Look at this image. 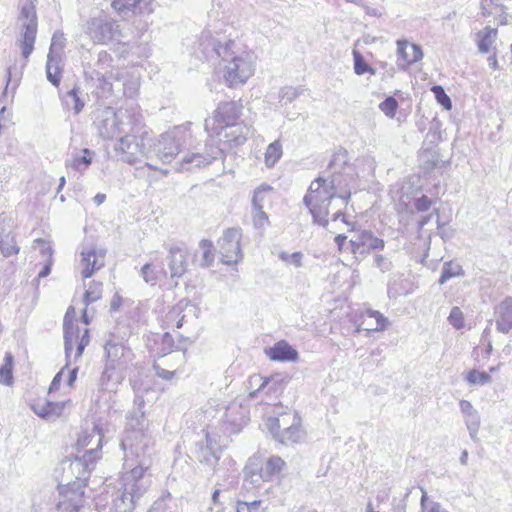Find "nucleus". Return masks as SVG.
Listing matches in <instances>:
<instances>
[{
	"mask_svg": "<svg viewBox=\"0 0 512 512\" xmlns=\"http://www.w3.org/2000/svg\"><path fill=\"white\" fill-rule=\"evenodd\" d=\"M328 169L331 173L328 177L319 176L310 183L303 204L311 214L313 222L320 226H328L331 207L337 208L333 213V221L341 219L349 224L342 212L351 198L350 182L353 180L354 171L349 164L347 151L337 150L332 155Z\"/></svg>",
	"mask_w": 512,
	"mask_h": 512,
	"instance_id": "1",
	"label": "nucleus"
},
{
	"mask_svg": "<svg viewBox=\"0 0 512 512\" xmlns=\"http://www.w3.org/2000/svg\"><path fill=\"white\" fill-rule=\"evenodd\" d=\"M102 437L100 429L98 426H95L92 434L85 435L78 440L82 447L92 446L95 440L96 447L87 449L82 457H76L70 463L71 471H77L78 475L75 481L66 485H59L60 499L57 504V512H81L84 508L85 481L90 469L89 466L97 458L98 448L102 445Z\"/></svg>",
	"mask_w": 512,
	"mask_h": 512,
	"instance_id": "2",
	"label": "nucleus"
},
{
	"mask_svg": "<svg viewBox=\"0 0 512 512\" xmlns=\"http://www.w3.org/2000/svg\"><path fill=\"white\" fill-rule=\"evenodd\" d=\"M135 404L137 408L127 415L126 427L120 443L126 461L130 455L139 458L146 454V450L152 445V438L148 431V420L142 410L144 399L136 397Z\"/></svg>",
	"mask_w": 512,
	"mask_h": 512,
	"instance_id": "3",
	"label": "nucleus"
},
{
	"mask_svg": "<svg viewBox=\"0 0 512 512\" xmlns=\"http://www.w3.org/2000/svg\"><path fill=\"white\" fill-rule=\"evenodd\" d=\"M221 69L228 86L242 85L254 73L253 56L242 43H230L227 52H222Z\"/></svg>",
	"mask_w": 512,
	"mask_h": 512,
	"instance_id": "4",
	"label": "nucleus"
},
{
	"mask_svg": "<svg viewBox=\"0 0 512 512\" xmlns=\"http://www.w3.org/2000/svg\"><path fill=\"white\" fill-rule=\"evenodd\" d=\"M190 137L191 134L186 126H175L150 144V155L153 153L163 163H170Z\"/></svg>",
	"mask_w": 512,
	"mask_h": 512,
	"instance_id": "5",
	"label": "nucleus"
},
{
	"mask_svg": "<svg viewBox=\"0 0 512 512\" xmlns=\"http://www.w3.org/2000/svg\"><path fill=\"white\" fill-rule=\"evenodd\" d=\"M129 131L121 136L114 144V151L119 159L130 165L141 162L143 159H151L150 149L146 150V145H150L148 133L144 132L140 137L129 134Z\"/></svg>",
	"mask_w": 512,
	"mask_h": 512,
	"instance_id": "6",
	"label": "nucleus"
},
{
	"mask_svg": "<svg viewBox=\"0 0 512 512\" xmlns=\"http://www.w3.org/2000/svg\"><path fill=\"white\" fill-rule=\"evenodd\" d=\"M131 124L127 109L114 110L105 107L98 113L96 126L101 137L106 139L120 138L127 133Z\"/></svg>",
	"mask_w": 512,
	"mask_h": 512,
	"instance_id": "7",
	"label": "nucleus"
},
{
	"mask_svg": "<svg viewBox=\"0 0 512 512\" xmlns=\"http://www.w3.org/2000/svg\"><path fill=\"white\" fill-rule=\"evenodd\" d=\"M300 418L296 413H287L279 418L269 419V431L273 437L284 445L299 443L304 438V431L300 426Z\"/></svg>",
	"mask_w": 512,
	"mask_h": 512,
	"instance_id": "8",
	"label": "nucleus"
},
{
	"mask_svg": "<svg viewBox=\"0 0 512 512\" xmlns=\"http://www.w3.org/2000/svg\"><path fill=\"white\" fill-rule=\"evenodd\" d=\"M144 456L145 454L138 458L139 465L133 467L123 476V492L119 500L122 502V504L125 505L128 502L127 507L124 510L125 512L127 510L134 509L136 501L146 491V485L143 482V476L147 470V466H145V461L141 459Z\"/></svg>",
	"mask_w": 512,
	"mask_h": 512,
	"instance_id": "9",
	"label": "nucleus"
},
{
	"mask_svg": "<svg viewBox=\"0 0 512 512\" xmlns=\"http://www.w3.org/2000/svg\"><path fill=\"white\" fill-rule=\"evenodd\" d=\"M86 33L94 44L120 42L124 37L120 24L108 16L93 17L87 22Z\"/></svg>",
	"mask_w": 512,
	"mask_h": 512,
	"instance_id": "10",
	"label": "nucleus"
},
{
	"mask_svg": "<svg viewBox=\"0 0 512 512\" xmlns=\"http://www.w3.org/2000/svg\"><path fill=\"white\" fill-rule=\"evenodd\" d=\"M287 379L281 375H273L264 378L261 375H252L249 377L248 383L251 387L257 388L249 393V398L255 399L260 397V402L269 403L279 398L283 392Z\"/></svg>",
	"mask_w": 512,
	"mask_h": 512,
	"instance_id": "11",
	"label": "nucleus"
},
{
	"mask_svg": "<svg viewBox=\"0 0 512 512\" xmlns=\"http://www.w3.org/2000/svg\"><path fill=\"white\" fill-rule=\"evenodd\" d=\"M20 20L22 21L21 31L16 44L27 61L34 50L37 35V16L34 6L25 4L21 9Z\"/></svg>",
	"mask_w": 512,
	"mask_h": 512,
	"instance_id": "12",
	"label": "nucleus"
},
{
	"mask_svg": "<svg viewBox=\"0 0 512 512\" xmlns=\"http://www.w3.org/2000/svg\"><path fill=\"white\" fill-rule=\"evenodd\" d=\"M242 105L236 101L222 102L218 105L213 116V126H210V120H205V131L210 137L221 136L224 127H231L240 117Z\"/></svg>",
	"mask_w": 512,
	"mask_h": 512,
	"instance_id": "13",
	"label": "nucleus"
},
{
	"mask_svg": "<svg viewBox=\"0 0 512 512\" xmlns=\"http://www.w3.org/2000/svg\"><path fill=\"white\" fill-rule=\"evenodd\" d=\"M234 42L235 40L223 33L216 32L213 34L209 30H204L198 40V50L206 60L222 59V52H227L230 43Z\"/></svg>",
	"mask_w": 512,
	"mask_h": 512,
	"instance_id": "14",
	"label": "nucleus"
},
{
	"mask_svg": "<svg viewBox=\"0 0 512 512\" xmlns=\"http://www.w3.org/2000/svg\"><path fill=\"white\" fill-rule=\"evenodd\" d=\"M351 253L356 259H363L370 253L383 251L385 241L370 230H358L350 239Z\"/></svg>",
	"mask_w": 512,
	"mask_h": 512,
	"instance_id": "15",
	"label": "nucleus"
},
{
	"mask_svg": "<svg viewBox=\"0 0 512 512\" xmlns=\"http://www.w3.org/2000/svg\"><path fill=\"white\" fill-rule=\"evenodd\" d=\"M242 231L240 228H228L218 240L221 261L224 264H236L241 261L243 254L240 246Z\"/></svg>",
	"mask_w": 512,
	"mask_h": 512,
	"instance_id": "16",
	"label": "nucleus"
},
{
	"mask_svg": "<svg viewBox=\"0 0 512 512\" xmlns=\"http://www.w3.org/2000/svg\"><path fill=\"white\" fill-rule=\"evenodd\" d=\"M222 149L213 143H206L205 152L195 151L185 155L177 170L183 172L193 168H201L222 156Z\"/></svg>",
	"mask_w": 512,
	"mask_h": 512,
	"instance_id": "17",
	"label": "nucleus"
},
{
	"mask_svg": "<svg viewBox=\"0 0 512 512\" xmlns=\"http://www.w3.org/2000/svg\"><path fill=\"white\" fill-rule=\"evenodd\" d=\"M64 348L66 357V366L70 364V358L74 347L76 346L75 360L78 359L85 347L89 344V330L84 329L83 334L80 336V328L77 325H64Z\"/></svg>",
	"mask_w": 512,
	"mask_h": 512,
	"instance_id": "18",
	"label": "nucleus"
},
{
	"mask_svg": "<svg viewBox=\"0 0 512 512\" xmlns=\"http://www.w3.org/2000/svg\"><path fill=\"white\" fill-rule=\"evenodd\" d=\"M106 251L92 246L84 247L81 251V275L89 278L93 273L105 265Z\"/></svg>",
	"mask_w": 512,
	"mask_h": 512,
	"instance_id": "19",
	"label": "nucleus"
},
{
	"mask_svg": "<svg viewBox=\"0 0 512 512\" xmlns=\"http://www.w3.org/2000/svg\"><path fill=\"white\" fill-rule=\"evenodd\" d=\"M104 350L107 363H110L119 369L125 368L128 363L132 361L134 356L129 347L112 338L106 342Z\"/></svg>",
	"mask_w": 512,
	"mask_h": 512,
	"instance_id": "20",
	"label": "nucleus"
},
{
	"mask_svg": "<svg viewBox=\"0 0 512 512\" xmlns=\"http://www.w3.org/2000/svg\"><path fill=\"white\" fill-rule=\"evenodd\" d=\"M111 7L122 17L151 14L154 0H111Z\"/></svg>",
	"mask_w": 512,
	"mask_h": 512,
	"instance_id": "21",
	"label": "nucleus"
},
{
	"mask_svg": "<svg viewBox=\"0 0 512 512\" xmlns=\"http://www.w3.org/2000/svg\"><path fill=\"white\" fill-rule=\"evenodd\" d=\"M221 447L215 439L208 433L206 434V443L197 444L196 458L202 463L206 464L215 470V467L220 459Z\"/></svg>",
	"mask_w": 512,
	"mask_h": 512,
	"instance_id": "22",
	"label": "nucleus"
},
{
	"mask_svg": "<svg viewBox=\"0 0 512 512\" xmlns=\"http://www.w3.org/2000/svg\"><path fill=\"white\" fill-rule=\"evenodd\" d=\"M169 269L171 278L181 277L187 271V251L184 246L171 245L169 247Z\"/></svg>",
	"mask_w": 512,
	"mask_h": 512,
	"instance_id": "23",
	"label": "nucleus"
},
{
	"mask_svg": "<svg viewBox=\"0 0 512 512\" xmlns=\"http://www.w3.org/2000/svg\"><path fill=\"white\" fill-rule=\"evenodd\" d=\"M496 329L508 334L512 330V297H506L494 310Z\"/></svg>",
	"mask_w": 512,
	"mask_h": 512,
	"instance_id": "24",
	"label": "nucleus"
},
{
	"mask_svg": "<svg viewBox=\"0 0 512 512\" xmlns=\"http://www.w3.org/2000/svg\"><path fill=\"white\" fill-rule=\"evenodd\" d=\"M265 354L270 360L279 362H295L299 357L298 351L285 340L266 348Z\"/></svg>",
	"mask_w": 512,
	"mask_h": 512,
	"instance_id": "25",
	"label": "nucleus"
},
{
	"mask_svg": "<svg viewBox=\"0 0 512 512\" xmlns=\"http://www.w3.org/2000/svg\"><path fill=\"white\" fill-rule=\"evenodd\" d=\"M244 483H248L253 487H258L264 480V473L262 470V461L260 456L254 455L250 457L244 467Z\"/></svg>",
	"mask_w": 512,
	"mask_h": 512,
	"instance_id": "26",
	"label": "nucleus"
},
{
	"mask_svg": "<svg viewBox=\"0 0 512 512\" xmlns=\"http://www.w3.org/2000/svg\"><path fill=\"white\" fill-rule=\"evenodd\" d=\"M102 80V89L113 91L115 88L119 89L121 87L123 90V94L128 98L135 97L138 93L140 86L139 78L134 76L127 77L122 75L120 78L116 79L114 84L107 82L104 78Z\"/></svg>",
	"mask_w": 512,
	"mask_h": 512,
	"instance_id": "27",
	"label": "nucleus"
},
{
	"mask_svg": "<svg viewBox=\"0 0 512 512\" xmlns=\"http://www.w3.org/2000/svg\"><path fill=\"white\" fill-rule=\"evenodd\" d=\"M222 420L224 424L230 426L228 429L231 433H236L246 424L247 416L240 405L231 404L227 407Z\"/></svg>",
	"mask_w": 512,
	"mask_h": 512,
	"instance_id": "28",
	"label": "nucleus"
},
{
	"mask_svg": "<svg viewBox=\"0 0 512 512\" xmlns=\"http://www.w3.org/2000/svg\"><path fill=\"white\" fill-rule=\"evenodd\" d=\"M33 412L46 420L59 417L64 409V405L59 402H51L48 400H39L31 406Z\"/></svg>",
	"mask_w": 512,
	"mask_h": 512,
	"instance_id": "29",
	"label": "nucleus"
},
{
	"mask_svg": "<svg viewBox=\"0 0 512 512\" xmlns=\"http://www.w3.org/2000/svg\"><path fill=\"white\" fill-rule=\"evenodd\" d=\"M62 105L66 110H71L78 115L85 106V99L77 87H73L61 97Z\"/></svg>",
	"mask_w": 512,
	"mask_h": 512,
	"instance_id": "30",
	"label": "nucleus"
},
{
	"mask_svg": "<svg viewBox=\"0 0 512 512\" xmlns=\"http://www.w3.org/2000/svg\"><path fill=\"white\" fill-rule=\"evenodd\" d=\"M224 137L228 138L229 142H233L234 145L238 146L243 144L249 137L254 134V129L249 126L234 124L233 129L231 127H224Z\"/></svg>",
	"mask_w": 512,
	"mask_h": 512,
	"instance_id": "31",
	"label": "nucleus"
},
{
	"mask_svg": "<svg viewBox=\"0 0 512 512\" xmlns=\"http://www.w3.org/2000/svg\"><path fill=\"white\" fill-rule=\"evenodd\" d=\"M93 154L90 149L84 148L80 153L72 154L66 160V167L82 173L90 166Z\"/></svg>",
	"mask_w": 512,
	"mask_h": 512,
	"instance_id": "32",
	"label": "nucleus"
},
{
	"mask_svg": "<svg viewBox=\"0 0 512 512\" xmlns=\"http://www.w3.org/2000/svg\"><path fill=\"white\" fill-rule=\"evenodd\" d=\"M398 54L402 57L406 64H413L423 58V52L419 45L409 43L407 41H398Z\"/></svg>",
	"mask_w": 512,
	"mask_h": 512,
	"instance_id": "33",
	"label": "nucleus"
},
{
	"mask_svg": "<svg viewBox=\"0 0 512 512\" xmlns=\"http://www.w3.org/2000/svg\"><path fill=\"white\" fill-rule=\"evenodd\" d=\"M285 468L286 462L281 457L276 455L270 456L265 463L262 464L264 480L272 481L275 477H278Z\"/></svg>",
	"mask_w": 512,
	"mask_h": 512,
	"instance_id": "34",
	"label": "nucleus"
},
{
	"mask_svg": "<svg viewBox=\"0 0 512 512\" xmlns=\"http://www.w3.org/2000/svg\"><path fill=\"white\" fill-rule=\"evenodd\" d=\"M140 274L147 284L154 286L162 277H165L167 275V272L164 269L162 263H146L141 268Z\"/></svg>",
	"mask_w": 512,
	"mask_h": 512,
	"instance_id": "35",
	"label": "nucleus"
},
{
	"mask_svg": "<svg viewBox=\"0 0 512 512\" xmlns=\"http://www.w3.org/2000/svg\"><path fill=\"white\" fill-rule=\"evenodd\" d=\"M497 38V29L489 26L477 33V47L480 53H488Z\"/></svg>",
	"mask_w": 512,
	"mask_h": 512,
	"instance_id": "36",
	"label": "nucleus"
},
{
	"mask_svg": "<svg viewBox=\"0 0 512 512\" xmlns=\"http://www.w3.org/2000/svg\"><path fill=\"white\" fill-rule=\"evenodd\" d=\"M20 248L16 244L14 235L8 231L0 229V251L4 257H10L18 254Z\"/></svg>",
	"mask_w": 512,
	"mask_h": 512,
	"instance_id": "37",
	"label": "nucleus"
},
{
	"mask_svg": "<svg viewBox=\"0 0 512 512\" xmlns=\"http://www.w3.org/2000/svg\"><path fill=\"white\" fill-rule=\"evenodd\" d=\"M0 383L7 386L13 383V355L10 352L5 354L0 367Z\"/></svg>",
	"mask_w": 512,
	"mask_h": 512,
	"instance_id": "38",
	"label": "nucleus"
},
{
	"mask_svg": "<svg viewBox=\"0 0 512 512\" xmlns=\"http://www.w3.org/2000/svg\"><path fill=\"white\" fill-rule=\"evenodd\" d=\"M116 368V366L106 362L105 369L99 379V385L102 389L113 390L116 388L118 381L113 382Z\"/></svg>",
	"mask_w": 512,
	"mask_h": 512,
	"instance_id": "39",
	"label": "nucleus"
},
{
	"mask_svg": "<svg viewBox=\"0 0 512 512\" xmlns=\"http://www.w3.org/2000/svg\"><path fill=\"white\" fill-rule=\"evenodd\" d=\"M59 61L60 60H58V59L47 57V62H46L47 79L55 87H58L60 85V81H61Z\"/></svg>",
	"mask_w": 512,
	"mask_h": 512,
	"instance_id": "40",
	"label": "nucleus"
},
{
	"mask_svg": "<svg viewBox=\"0 0 512 512\" xmlns=\"http://www.w3.org/2000/svg\"><path fill=\"white\" fill-rule=\"evenodd\" d=\"M464 422L469 432L470 438L474 442H478L479 439L477 437L479 428H480V415L477 410L472 413L464 416Z\"/></svg>",
	"mask_w": 512,
	"mask_h": 512,
	"instance_id": "41",
	"label": "nucleus"
},
{
	"mask_svg": "<svg viewBox=\"0 0 512 512\" xmlns=\"http://www.w3.org/2000/svg\"><path fill=\"white\" fill-rule=\"evenodd\" d=\"M199 247L202 252L199 265L201 267L211 266L214 262L213 243L210 240L203 239L200 241Z\"/></svg>",
	"mask_w": 512,
	"mask_h": 512,
	"instance_id": "42",
	"label": "nucleus"
},
{
	"mask_svg": "<svg viewBox=\"0 0 512 512\" xmlns=\"http://www.w3.org/2000/svg\"><path fill=\"white\" fill-rule=\"evenodd\" d=\"M282 156V146L279 141H274L268 145L265 152V164L267 167H273Z\"/></svg>",
	"mask_w": 512,
	"mask_h": 512,
	"instance_id": "43",
	"label": "nucleus"
},
{
	"mask_svg": "<svg viewBox=\"0 0 512 512\" xmlns=\"http://www.w3.org/2000/svg\"><path fill=\"white\" fill-rule=\"evenodd\" d=\"M65 37L63 33L55 32L52 37L49 53L47 57L60 60V54L65 46Z\"/></svg>",
	"mask_w": 512,
	"mask_h": 512,
	"instance_id": "44",
	"label": "nucleus"
},
{
	"mask_svg": "<svg viewBox=\"0 0 512 512\" xmlns=\"http://www.w3.org/2000/svg\"><path fill=\"white\" fill-rule=\"evenodd\" d=\"M272 188L269 185H260L258 188L254 190L253 198H252V206L254 210H260L264 207V201L266 199V195L271 192Z\"/></svg>",
	"mask_w": 512,
	"mask_h": 512,
	"instance_id": "45",
	"label": "nucleus"
},
{
	"mask_svg": "<svg viewBox=\"0 0 512 512\" xmlns=\"http://www.w3.org/2000/svg\"><path fill=\"white\" fill-rule=\"evenodd\" d=\"M102 296V283L92 282L84 293V303L86 306L96 302Z\"/></svg>",
	"mask_w": 512,
	"mask_h": 512,
	"instance_id": "46",
	"label": "nucleus"
},
{
	"mask_svg": "<svg viewBox=\"0 0 512 512\" xmlns=\"http://www.w3.org/2000/svg\"><path fill=\"white\" fill-rule=\"evenodd\" d=\"M354 71L357 75H364L365 73L375 74V69L366 63L360 52L354 50Z\"/></svg>",
	"mask_w": 512,
	"mask_h": 512,
	"instance_id": "47",
	"label": "nucleus"
},
{
	"mask_svg": "<svg viewBox=\"0 0 512 512\" xmlns=\"http://www.w3.org/2000/svg\"><path fill=\"white\" fill-rule=\"evenodd\" d=\"M304 91L305 89L302 87L285 86L280 90L279 97L281 101L288 104L297 99Z\"/></svg>",
	"mask_w": 512,
	"mask_h": 512,
	"instance_id": "48",
	"label": "nucleus"
},
{
	"mask_svg": "<svg viewBox=\"0 0 512 512\" xmlns=\"http://www.w3.org/2000/svg\"><path fill=\"white\" fill-rule=\"evenodd\" d=\"M466 381L471 385H485L492 381L491 376L487 372L471 370L466 376Z\"/></svg>",
	"mask_w": 512,
	"mask_h": 512,
	"instance_id": "49",
	"label": "nucleus"
},
{
	"mask_svg": "<svg viewBox=\"0 0 512 512\" xmlns=\"http://www.w3.org/2000/svg\"><path fill=\"white\" fill-rule=\"evenodd\" d=\"M505 7L502 0H481L480 9L481 14L485 17L497 14V11Z\"/></svg>",
	"mask_w": 512,
	"mask_h": 512,
	"instance_id": "50",
	"label": "nucleus"
},
{
	"mask_svg": "<svg viewBox=\"0 0 512 512\" xmlns=\"http://www.w3.org/2000/svg\"><path fill=\"white\" fill-rule=\"evenodd\" d=\"M422 496H421V511L422 512H448L442 506L433 500L428 498L427 492L421 488Z\"/></svg>",
	"mask_w": 512,
	"mask_h": 512,
	"instance_id": "51",
	"label": "nucleus"
},
{
	"mask_svg": "<svg viewBox=\"0 0 512 512\" xmlns=\"http://www.w3.org/2000/svg\"><path fill=\"white\" fill-rule=\"evenodd\" d=\"M461 267L459 265H454L451 262L445 263L441 272V276L439 278V283L444 284L449 279L459 276L461 274Z\"/></svg>",
	"mask_w": 512,
	"mask_h": 512,
	"instance_id": "52",
	"label": "nucleus"
},
{
	"mask_svg": "<svg viewBox=\"0 0 512 512\" xmlns=\"http://www.w3.org/2000/svg\"><path fill=\"white\" fill-rule=\"evenodd\" d=\"M373 266L382 273H387L394 267L393 262L379 252L374 253L373 255Z\"/></svg>",
	"mask_w": 512,
	"mask_h": 512,
	"instance_id": "53",
	"label": "nucleus"
},
{
	"mask_svg": "<svg viewBox=\"0 0 512 512\" xmlns=\"http://www.w3.org/2000/svg\"><path fill=\"white\" fill-rule=\"evenodd\" d=\"M379 109L389 118H394L398 109V102L393 96L387 97L379 104Z\"/></svg>",
	"mask_w": 512,
	"mask_h": 512,
	"instance_id": "54",
	"label": "nucleus"
},
{
	"mask_svg": "<svg viewBox=\"0 0 512 512\" xmlns=\"http://www.w3.org/2000/svg\"><path fill=\"white\" fill-rule=\"evenodd\" d=\"M449 323L456 329H461L464 326L463 313L459 307H453L448 316Z\"/></svg>",
	"mask_w": 512,
	"mask_h": 512,
	"instance_id": "55",
	"label": "nucleus"
},
{
	"mask_svg": "<svg viewBox=\"0 0 512 512\" xmlns=\"http://www.w3.org/2000/svg\"><path fill=\"white\" fill-rule=\"evenodd\" d=\"M433 92L437 99V102L442 105L445 109L450 110L452 108V102L450 97L445 93L441 86H434Z\"/></svg>",
	"mask_w": 512,
	"mask_h": 512,
	"instance_id": "56",
	"label": "nucleus"
},
{
	"mask_svg": "<svg viewBox=\"0 0 512 512\" xmlns=\"http://www.w3.org/2000/svg\"><path fill=\"white\" fill-rule=\"evenodd\" d=\"M302 253L301 252H294L292 254H289L287 252H281L279 254V258L288 263L293 264L295 267H301L302 266Z\"/></svg>",
	"mask_w": 512,
	"mask_h": 512,
	"instance_id": "57",
	"label": "nucleus"
},
{
	"mask_svg": "<svg viewBox=\"0 0 512 512\" xmlns=\"http://www.w3.org/2000/svg\"><path fill=\"white\" fill-rule=\"evenodd\" d=\"M34 247L40 248V252L44 258H47V260L52 259L53 249L48 241L41 238L35 239Z\"/></svg>",
	"mask_w": 512,
	"mask_h": 512,
	"instance_id": "58",
	"label": "nucleus"
},
{
	"mask_svg": "<svg viewBox=\"0 0 512 512\" xmlns=\"http://www.w3.org/2000/svg\"><path fill=\"white\" fill-rule=\"evenodd\" d=\"M369 316L376 320V326L369 328V330L381 331L386 328L387 318H385L379 311H369Z\"/></svg>",
	"mask_w": 512,
	"mask_h": 512,
	"instance_id": "59",
	"label": "nucleus"
},
{
	"mask_svg": "<svg viewBox=\"0 0 512 512\" xmlns=\"http://www.w3.org/2000/svg\"><path fill=\"white\" fill-rule=\"evenodd\" d=\"M431 200L426 195H423L415 200V208L418 212H426L431 207Z\"/></svg>",
	"mask_w": 512,
	"mask_h": 512,
	"instance_id": "60",
	"label": "nucleus"
},
{
	"mask_svg": "<svg viewBox=\"0 0 512 512\" xmlns=\"http://www.w3.org/2000/svg\"><path fill=\"white\" fill-rule=\"evenodd\" d=\"M256 214L253 217V223L256 228H263L268 224V216L263 209L255 210Z\"/></svg>",
	"mask_w": 512,
	"mask_h": 512,
	"instance_id": "61",
	"label": "nucleus"
},
{
	"mask_svg": "<svg viewBox=\"0 0 512 512\" xmlns=\"http://www.w3.org/2000/svg\"><path fill=\"white\" fill-rule=\"evenodd\" d=\"M153 368H154L156 375L164 380H171L175 374L174 371L166 370L158 364H154Z\"/></svg>",
	"mask_w": 512,
	"mask_h": 512,
	"instance_id": "62",
	"label": "nucleus"
},
{
	"mask_svg": "<svg viewBox=\"0 0 512 512\" xmlns=\"http://www.w3.org/2000/svg\"><path fill=\"white\" fill-rule=\"evenodd\" d=\"M496 19L498 20L499 25H507L509 23V15L507 13V7H503L497 11V14H494Z\"/></svg>",
	"mask_w": 512,
	"mask_h": 512,
	"instance_id": "63",
	"label": "nucleus"
},
{
	"mask_svg": "<svg viewBox=\"0 0 512 512\" xmlns=\"http://www.w3.org/2000/svg\"><path fill=\"white\" fill-rule=\"evenodd\" d=\"M64 325H77L75 323V310L72 306H70L65 313L63 326Z\"/></svg>",
	"mask_w": 512,
	"mask_h": 512,
	"instance_id": "64",
	"label": "nucleus"
}]
</instances>
